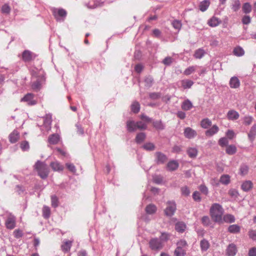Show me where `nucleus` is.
I'll return each instance as SVG.
<instances>
[{
  "mask_svg": "<svg viewBox=\"0 0 256 256\" xmlns=\"http://www.w3.org/2000/svg\"><path fill=\"white\" fill-rule=\"evenodd\" d=\"M224 209L222 206L218 204L214 203L212 204L210 210V213L212 218L215 222L218 223L222 222V216Z\"/></svg>",
  "mask_w": 256,
  "mask_h": 256,
  "instance_id": "1",
  "label": "nucleus"
},
{
  "mask_svg": "<svg viewBox=\"0 0 256 256\" xmlns=\"http://www.w3.org/2000/svg\"><path fill=\"white\" fill-rule=\"evenodd\" d=\"M34 168L38 172V176L42 179L46 178L49 174L47 164L40 160H38L34 164Z\"/></svg>",
  "mask_w": 256,
  "mask_h": 256,
  "instance_id": "2",
  "label": "nucleus"
},
{
  "mask_svg": "<svg viewBox=\"0 0 256 256\" xmlns=\"http://www.w3.org/2000/svg\"><path fill=\"white\" fill-rule=\"evenodd\" d=\"M127 130L129 132H134L137 129L140 130H144L147 128V125L146 123L142 121L135 122L134 120H129L126 122Z\"/></svg>",
  "mask_w": 256,
  "mask_h": 256,
  "instance_id": "3",
  "label": "nucleus"
},
{
  "mask_svg": "<svg viewBox=\"0 0 256 256\" xmlns=\"http://www.w3.org/2000/svg\"><path fill=\"white\" fill-rule=\"evenodd\" d=\"M150 248L154 251H158L162 248L164 244L158 238H155L150 240L148 242Z\"/></svg>",
  "mask_w": 256,
  "mask_h": 256,
  "instance_id": "4",
  "label": "nucleus"
},
{
  "mask_svg": "<svg viewBox=\"0 0 256 256\" xmlns=\"http://www.w3.org/2000/svg\"><path fill=\"white\" fill-rule=\"evenodd\" d=\"M166 208L164 210V214L168 216H172L176 210V204L174 201H168L166 202Z\"/></svg>",
  "mask_w": 256,
  "mask_h": 256,
  "instance_id": "5",
  "label": "nucleus"
},
{
  "mask_svg": "<svg viewBox=\"0 0 256 256\" xmlns=\"http://www.w3.org/2000/svg\"><path fill=\"white\" fill-rule=\"evenodd\" d=\"M67 12L63 8H54L53 10V14L58 21H63L66 17Z\"/></svg>",
  "mask_w": 256,
  "mask_h": 256,
  "instance_id": "6",
  "label": "nucleus"
},
{
  "mask_svg": "<svg viewBox=\"0 0 256 256\" xmlns=\"http://www.w3.org/2000/svg\"><path fill=\"white\" fill-rule=\"evenodd\" d=\"M5 225L8 229L12 230L16 227V218L12 214H8L5 222Z\"/></svg>",
  "mask_w": 256,
  "mask_h": 256,
  "instance_id": "7",
  "label": "nucleus"
},
{
  "mask_svg": "<svg viewBox=\"0 0 256 256\" xmlns=\"http://www.w3.org/2000/svg\"><path fill=\"white\" fill-rule=\"evenodd\" d=\"M156 162L158 164H163L168 160V158L164 154L158 152L155 153Z\"/></svg>",
  "mask_w": 256,
  "mask_h": 256,
  "instance_id": "8",
  "label": "nucleus"
},
{
  "mask_svg": "<svg viewBox=\"0 0 256 256\" xmlns=\"http://www.w3.org/2000/svg\"><path fill=\"white\" fill-rule=\"evenodd\" d=\"M36 58V55L28 50H25L22 54V60L24 62H29Z\"/></svg>",
  "mask_w": 256,
  "mask_h": 256,
  "instance_id": "9",
  "label": "nucleus"
},
{
  "mask_svg": "<svg viewBox=\"0 0 256 256\" xmlns=\"http://www.w3.org/2000/svg\"><path fill=\"white\" fill-rule=\"evenodd\" d=\"M238 252L236 245L231 243L228 245L226 249V255L227 256H234Z\"/></svg>",
  "mask_w": 256,
  "mask_h": 256,
  "instance_id": "10",
  "label": "nucleus"
},
{
  "mask_svg": "<svg viewBox=\"0 0 256 256\" xmlns=\"http://www.w3.org/2000/svg\"><path fill=\"white\" fill-rule=\"evenodd\" d=\"M34 95L31 93L27 94L21 100L22 102H26L28 105L33 106L36 104V102L34 100Z\"/></svg>",
  "mask_w": 256,
  "mask_h": 256,
  "instance_id": "11",
  "label": "nucleus"
},
{
  "mask_svg": "<svg viewBox=\"0 0 256 256\" xmlns=\"http://www.w3.org/2000/svg\"><path fill=\"white\" fill-rule=\"evenodd\" d=\"M20 138V132L16 130H14L9 135V141L12 144L17 142Z\"/></svg>",
  "mask_w": 256,
  "mask_h": 256,
  "instance_id": "12",
  "label": "nucleus"
},
{
  "mask_svg": "<svg viewBox=\"0 0 256 256\" xmlns=\"http://www.w3.org/2000/svg\"><path fill=\"white\" fill-rule=\"evenodd\" d=\"M184 133V136L189 139L193 138L197 135L196 132L190 127L186 128Z\"/></svg>",
  "mask_w": 256,
  "mask_h": 256,
  "instance_id": "13",
  "label": "nucleus"
},
{
  "mask_svg": "<svg viewBox=\"0 0 256 256\" xmlns=\"http://www.w3.org/2000/svg\"><path fill=\"white\" fill-rule=\"evenodd\" d=\"M44 118V126L47 130H49L51 128L50 126L52 122V115L50 114H46Z\"/></svg>",
  "mask_w": 256,
  "mask_h": 256,
  "instance_id": "14",
  "label": "nucleus"
},
{
  "mask_svg": "<svg viewBox=\"0 0 256 256\" xmlns=\"http://www.w3.org/2000/svg\"><path fill=\"white\" fill-rule=\"evenodd\" d=\"M50 166L53 170L56 172H62L64 168V166L56 160L52 162L50 164Z\"/></svg>",
  "mask_w": 256,
  "mask_h": 256,
  "instance_id": "15",
  "label": "nucleus"
},
{
  "mask_svg": "<svg viewBox=\"0 0 256 256\" xmlns=\"http://www.w3.org/2000/svg\"><path fill=\"white\" fill-rule=\"evenodd\" d=\"M230 86L232 88H237L240 86V81L236 76H232L230 80Z\"/></svg>",
  "mask_w": 256,
  "mask_h": 256,
  "instance_id": "16",
  "label": "nucleus"
},
{
  "mask_svg": "<svg viewBox=\"0 0 256 256\" xmlns=\"http://www.w3.org/2000/svg\"><path fill=\"white\" fill-rule=\"evenodd\" d=\"M239 114L234 110H230L227 113V118L232 120H238L239 118Z\"/></svg>",
  "mask_w": 256,
  "mask_h": 256,
  "instance_id": "17",
  "label": "nucleus"
},
{
  "mask_svg": "<svg viewBox=\"0 0 256 256\" xmlns=\"http://www.w3.org/2000/svg\"><path fill=\"white\" fill-rule=\"evenodd\" d=\"M253 187V184L250 180L244 182L241 186V188L244 192L250 190Z\"/></svg>",
  "mask_w": 256,
  "mask_h": 256,
  "instance_id": "18",
  "label": "nucleus"
},
{
  "mask_svg": "<svg viewBox=\"0 0 256 256\" xmlns=\"http://www.w3.org/2000/svg\"><path fill=\"white\" fill-rule=\"evenodd\" d=\"M192 107V104L188 99L184 100L181 104L182 108L186 111L190 110Z\"/></svg>",
  "mask_w": 256,
  "mask_h": 256,
  "instance_id": "19",
  "label": "nucleus"
},
{
  "mask_svg": "<svg viewBox=\"0 0 256 256\" xmlns=\"http://www.w3.org/2000/svg\"><path fill=\"white\" fill-rule=\"evenodd\" d=\"M178 163L176 160L170 161L166 166L167 168L169 171H174L178 167Z\"/></svg>",
  "mask_w": 256,
  "mask_h": 256,
  "instance_id": "20",
  "label": "nucleus"
},
{
  "mask_svg": "<svg viewBox=\"0 0 256 256\" xmlns=\"http://www.w3.org/2000/svg\"><path fill=\"white\" fill-rule=\"evenodd\" d=\"M30 74L32 77L36 78H40V79H42L43 76H42V73L41 72V70H38L36 68H34L31 69L30 70Z\"/></svg>",
  "mask_w": 256,
  "mask_h": 256,
  "instance_id": "21",
  "label": "nucleus"
},
{
  "mask_svg": "<svg viewBox=\"0 0 256 256\" xmlns=\"http://www.w3.org/2000/svg\"><path fill=\"white\" fill-rule=\"evenodd\" d=\"M256 136V124H254L251 128L248 133V138L249 140L252 142L255 139Z\"/></svg>",
  "mask_w": 256,
  "mask_h": 256,
  "instance_id": "22",
  "label": "nucleus"
},
{
  "mask_svg": "<svg viewBox=\"0 0 256 256\" xmlns=\"http://www.w3.org/2000/svg\"><path fill=\"white\" fill-rule=\"evenodd\" d=\"M219 130V128L216 125H214L211 128L206 132V135L208 136H212L216 134Z\"/></svg>",
  "mask_w": 256,
  "mask_h": 256,
  "instance_id": "23",
  "label": "nucleus"
},
{
  "mask_svg": "<svg viewBox=\"0 0 256 256\" xmlns=\"http://www.w3.org/2000/svg\"><path fill=\"white\" fill-rule=\"evenodd\" d=\"M240 227L236 224L230 225L228 231L231 234H238L240 232Z\"/></svg>",
  "mask_w": 256,
  "mask_h": 256,
  "instance_id": "24",
  "label": "nucleus"
},
{
  "mask_svg": "<svg viewBox=\"0 0 256 256\" xmlns=\"http://www.w3.org/2000/svg\"><path fill=\"white\" fill-rule=\"evenodd\" d=\"M145 210L147 214H152L156 212L157 208L154 204H150L146 206Z\"/></svg>",
  "mask_w": 256,
  "mask_h": 256,
  "instance_id": "25",
  "label": "nucleus"
},
{
  "mask_svg": "<svg viewBox=\"0 0 256 256\" xmlns=\"http://www.w3.org/2000/svg\"><path fill=\"white\" fill-rule=\"evenodd\" d=\"M60 138L58 134H52L49 136L48 141L50 144H56L58 142Z\"/></svg>",
  "mask_w": 256,
  "mask_h": 256,
  "instance_id": "26",
  "label": "nucleus"
},
{
  "mask_svg": "<svg viewBox=\"0 0 256 256\" xmlns=\"http://www.w3.org/2000/svg\"><path fill=\"white\" fill-rule=\"evenodd\" d=\"M221 23V20L216 17H212L208 21V24L210 26L215 27Z\"/></svg>",
  "mask_w": 256,
  "mask_h": 256,
  "instance_id": "27",
  "label": "nucleus"
},
{
  "mask_svg": "<svg viewBox=\"0 0 256 256\" xmlns=\"http://www.w3.org/2000/svg\"><path fill=\"white\" fill-rule=\"evenodd\" d=\"M152 125L156 129L159 130H163L165 128V126L161 120L153 121Z\"/></svg>",
  "mask_w": 256,
  "mask_h": 256,
  "instance_id": "28",
  "label": "nucleus"
},
{
  "mask_svg": "<svg viewBox=\"0 0 256 256\" xmlns=\"http://www.w3.org/2000/svg\"><path fill=\"white\" fill-rule=\"evenodd\" d=\"M210 246V243L206 240L204 238L200 242V247L202 252L206 251Z\"/></svg>",
  "mask_w": 256,
  "mask_h": 256,
  "instance_id": "29",
  "label": "nucleus"
},
{
  "mask_svg": "<svg viewBox=\"0 0 256 256\" xmlns=\"http://www.w3.org/2000/svg\"><path fill=\"white\" fill-rule=\"evenodd\" d=\"M180 84L184 89H188L191 88L194 84V82L190 80H183L180 81Z\"/></svg>",
  "mask_w": 256,
  "mask_h": 256,
  "instance_id": "30",
  "label": "nucleus"
},
{
  "mask_svg": "<svg viewBox=\"0 0 256 256\" xmlns=\"http://www.w3.org/2000/svg\"><path fill=\"white\" fill-rule=\"evenodd\" d=\"M146 138V134L144 132H141L138 133L136 137L135 140L137 144L142 143Z\"/></svg>",
  "mask_w": 256,
  "mask_h": 256,
  "instance_id": "31",
  "label": "nucleus"
},
{
  "mask_svg": "<svg viewBox=\"0 0 256 256\" xmlns=\"http://www.w3.org/2000/svg\"><path fill=\"white\" fill-rule=\"evenodd\" d=\"M72 246V241L66 240L64 242V244L62 245V250L64 252H68L70 250L71 246Z\"/></svg>",
  "mask_w": 256,
  "mask_h": 256,
  "instance_id": "32",
  "label": "nucleus"
},
{
  "mask_svg": "<svg viewBox=\"0 0 256 256\" xmlns=\"http://www.w3.org/2000/svg\"><path fill=\"white\" fill-rule=\"evenodd\" d=\"M210 4V2L209 0H204L200 4V10L202 12H205L208 8Z\"/></svg>",
  "mask_w": 256,
  "mask_h": 256,
  "instance_id": "33",
  "label": "nucleus"
},
{
  "mask_svg": "<svg viewBox=\"0 0 256 256\" xmlns=\"http://www.w3.org/2000/svg\"><path fill=\"white\" fill-rule=\"evenodd\" d=\"M205 54L204 50L202 48H200L195 51L194 56L196 59H200Z\"/></svg>",
  "mask_w": 256,
  "mask_h": 256,
  "instance_id": "34",
  "label": "nucleus"
},
{
  "mask_svg": "<svg viewBox=\"0 0 256 256\" xmlns=\"http://www.w3.org/2000/svg\"><path fill=\"white\" fill-rule=\"evenodd\" d=\"M186 228V225L183 222H178L175 224V230L179 232H183Z\"/></svg>",
  "mask_w": 256,
  "mask_h": 256,
  "instance_id": "35",
  "label": "nucleus"
},
{
  "mask_svg": "<svg viewBox=\"0 0 256 256\" xmlns=\"http://www.w3.org/2000/svg\"><path fill=\"white\" fill-rule=\"evenodd\" d=\"M187 154L190 158H195L198 154V150L194 148H190L187 150Z\"/></svg>",
  "mask_w": 256,
  "mask_h": 256,
  "instance_id": "36",
  "label": "nucleus"
},
{
  "mask_svg": "<svg viewBox=\"0 0 256 256\" xmlns=\"http://www.w3.org/2000/svg\"><path fill=\"white\" fill-rule=\"evenodd\" d=\"M211 125L212 122L208 118H204L200 122V126L204 128H208Z\"/></svg>",
  "mask_w": 256,
  "mask_h": 256,
  "instance_id": "37",
  "label": "nucleus"
},
{
  "mask_svg": "<svg viewBox=\"0 0 256 256\" xmlns=\"http://www.w3.org/2000/svg\"><path fill=\"white\" fill-rule=\"evenodd\" d=\"M242 10L244 13L247 14H249L252 12V6L250 3L245 2L244 4L242 6Z\"/></svg>",
  "mask_w": 256,
  "mask_h": 256,
  "instance_id": "38",
  "label": "nucleus"
},
{
  "mask_svg": "<svg viewBox=\"0 0 256 256\" xmlns=\"http://www.w3.org/2000/svg\"><path fill=\"white\" fill-rule=\"evenodd\" d=\"M220 182L223 184L228 185L230 182V176L228 174H223L220 176Z\"/></svg>",
  "mask_w": 256,
  "mask_h": 256,
  "instance_id": "39",
  "label": "nucleus"
},
{
  "mask_svg": "<svg viewBox=\"0 0 256 256\" xmlns=\"http://www.w3.org/2000/svg\"><path fill=\"white\" fill-rule=\"evenodd\" d=\"M248 166L246 164H242L240 168V174L242 176L246 175L248 172Z\"/></svg>",
  "mask_w": 256,
  "mask_h": 256,
  "instance_id": "40",
  "label": "nucleus"
},
{
  "mask_svg": "<svg viewBox=\"0 0 256 256\" xmlns=\"http://www.w3.org/2000/svg\"><path fill=\"white\" fill-rule=\"evenodd\" d=\"M50 208L46 206H44L42 208V216L48 219L50 218Z\"/></svg>",
  "mask_w": 256,
  "mask_h": 256,
  "instance_id": "41",
  "label": "nucleus"
},
{
  "mask_svg": "<svg viewBox=\"0 0 256 256\" xmlns=\"http://www.w3.org/2000/svg\"><path fill=\"white\" fill-rule=\"evenodd\" d=\"M144 82L145 83V86L148 88H150L154 84V79L151 76H148L146 77Z\"/></svg>",
  "mask_w": 256,
  "mask_h": 256,
  "instance_id": "42",
  "label": "nucleus"
},
{
  "mask_svg": "<svg viewBox=\"0 0 256 256\" xmlns=\"http://www.w3.org/2000/svg\"><path fill=\"white\" fill-rule=\"evenodd\" d=\"M186 254V250L184 248H181L176 247L174 252V256H185Z\"/></svg>",
  "mask_w": 256,
  "mask_h": 256,
  "instance_id": "43",
  "label": "nucleus"
},
{
  "mask_svg": "<svg viewBox=\"0 0 256 256\" xmlns=\"http://www.w3.org/2000/svg\"><path fill=\"white\" fill-rule=\"evenodd\" d=\"M234 54L235 56H240L244 54V51L243 48L240 46H237L234 50Z\"/></svg>",
  "mask_w": 256,
  "mask_h": 256,
  "instance_id": "44",
  "label": "nucleus"
},
{
  "mask_svg": "<svg viewBox=\"0 0 256 256\" xmlns=\"http://www.w3.org/2000/svg\"><path fill=\"white\" fill-rule=\"evenodd\" d=\"M140 110V105L139 103L137 102H134L131 105L132 111L135 114H137L139 112Z\"/></svg>",
  "mask_w": 256,
  "mask_h": 256,
  "instance_id": "45",
  "label": "nucleus"
},
{
  "mask_svg": "<svg viewBox=\"0 0 256 256\" xmlns=\"http://www.w3.org/2000/svg\"><path fill=\"white\" fill-rule=\"evenodd\" d=\"M236 152V148L234 145L228 146L226 149V152L232 155L234 154Z\"/></svg>",
  "mask_w": 256,
  "mask_h": 256,
  "instance_id": "46",
  "label": "nucleus"
},
{
  "mask_svg": "<svg viewBox=\"0 0 256 256\" xmlns=\"http://www.w3.org/2000/svg\"><path fill=\"white\" fill-rule=\"evenodd\" d=\"M32 88L38 91L40 90L41 88V82H40V78H38L36 82H32Z\"/></svg>",
  "mask_w": 256,
  "mask_h": 256,
  "instance_id": "47",
  "label": "nucleus"
},
{
  "mask_svg": "<svg viewBox=\"0 0 256 256\" xmlns=\"http://www.w3.org/2000/svg\"><path fill=\"white\" fill-rule=\"evenodd\" d=\"M240 7V3L239 0H234L232 5V9L234 12L238 11Z\"/></svg>",
  "mask_w": 256,
  "mask_h": 256,
  "instance_id": "48",
  "label": "nucleus"
},
{
  "mask_svg": "<svg viewBox=\"0 0 256 256\" xmlns=\"http://www.w3.org/2000/svg\"><path fill=\"white\" fill-rule=\"evenodd\" d=\"M170 238V234L167 232H162L159 240H160L163 244L164 242H166Z\"/></svg>",
  "mask_w": 256,
  "mask_h": 256,
  "instance_id": "49",
  "label": "nucleus"
},
{
  "mask_svg": "<svg viewBox=\"0 0 256 256\" xmlns=\"http://www.w3.org/2000/svg\"><path fill=\"white\" fill-rule=\"evenodd\" d=\"M224 220L226 222L232 223L234 222L235 218L234 216L228 214L224 216Z\"/></svg>",
  "mask_w": 256,
  "mask_h": 256,
  "instance_id": "50",
  "label": "nucleus"
},
{
  "mask_svg": "<svg viewBox=\"0 0 256 256\" xmlns=\"http://www.w3.org/2000/svg\"><path fill=\"white\" fill-rule=\"evenodd\" d=\"M20 148L22 151H27L30 149L29 143L26 140H24L20 143Z\"/></svg>",
  "mask_w": 256,
  "mask_h": 256,
  "instance_id": "51",
  "label": "nucleus"
},
{
  "mask_svg": "<svg viewBox=\"0 0 256 256\" xmlns=\"http://www.w3.org/2000/svg\"><path fill=\"white\" fill-rule=\"evenodd\" d=\"M144 149L146 150H153L155 148V146L153 143L147 142L144 144L142 146Z\"/></svg>",
  "mask_w": 256,
  "mask_h": 256,
  "instance_id": "52",
  "label": "nucleus"
},
{
  "mask_svg": "<svg viewBox=\"0 0 256 256\" xmlns=\"http://www.w3.org/2000/svg\"><path fill=\"white\" fill-rule=\"evenodd\" d=\"M228 194L232 198H236L239 196L238 191L234 188L230 189L228 192Z\"/></svg>",
  "mask_w": 256,
  "mask_h": 256,
  "instance_id": "53",
  "label": "nucleus"
},
{
  "mask_svg": "<svg viewBox=\"0 0 256 256\" xmlns=\"http://www.w3.org/2000/svg\"><path fill=\"white\" fill-rule=\"evenodd\" d=\"M196 70V66H190L185 70L184 74L186 76H189L193 73Z\"/></svg>",
  "mask_w": 256,
  "mask_h": 256,
  "instance_id": "54",
  "label": "nucleus"
},
{
  "mask_svg": "<svg viewBox=\"0 0 256 256\" xmlns=\"http://www.w3.org/2000/svg\"><path fill=\"white\" fill-rule=\"evenodd\" d=\"M52 206L54 208H56L58 206V200L56 196H51Z\"/></svg>",
  "mask_w": 256,
  "mask_h": 256,
  "instance_id": "55",
  "label": "nucleus"
},
{
  "mask_svg": "<svg viewBox=\"0 0 256 256\" xmlns=\"http://www.w3.org/2000/svg\"><path fill=\"white\" fill-rule=\"evenodd\" d=\"M174 61V59L170 56L166 57L162 60V64H164L166 66H170Z\"/></svg>",
  "mask_w": 256,
  "mask_h": 256,
  "instance_id": "56",
  "label": "nucleus"
},
{
  "mask_svg": "<svg viewBox=\"0 0 256 256\" xmlns=\"http://www.w3.org/2000/svg\"><path fill=\"white\" fill-rule=\"evenodd\" d=\"M173 27L177 30H180L182 28V24L180 20H174L172 22Z\"/></svg>",
  "mask_w": 256,
  "mask_h": 256,
  "instance_id": "57",
  "label": "nucleus"
},
{
  "mask_svg": "<svg viewBox=\"0 0 256 256\" xmlns=\"http://www.w3.org/2000/svg\"><path fill=\"white\" fill-rule=\"evenodd\" d=\"M177 247L181 248H184L187 246V242L185 240H180L178 242Z\"/></svg>",
  "mask_w": 256,
  "mask_h": 256,
  "instance_id": "58",
  "label": "nucleus"
},
{
  "mask_svg": "<svg viewBox=\"0 0 256 256\" xmlns=\"http://www.w3.org/2000/svg\"><path fill=\"white\" fill-rule=\"evenodd\" d=\"M254 118L252 116H246L244 118V124L246 126L251 124Z\"/></svg>",
  "mask_w": 256,
  "mask_h": 256,
  "instance_id": "59",
  "label": "nucleus"
},
{
  "mask_svg": "<svg viewBox=\"0 0 256 256\" xmlns=\"http://www.w3.org/2000/svg\"><path fill=\"white\" fill-rule=\"evenodd\" d=\"M161 94L160 92H150L149 93V97L152 100H157L160 98Z\"/></svg>",
  "mask_w": 256,
  "mask_h": 256,
  "instance_id": "60",
  "label": "nucleus"
},
{
  "mask_svg": "<svg viewBox=\"0 0 256 256\" xmlns=\"http://www.w3.org/2000/svg\"><path fill=\"white\" fill-rule=\"evenodd\" d=\"M202 224L206 226H208L210 224V220L208 216H204L202 218Z\"/></svg>",
  "mask_w": 256,
  "mask_h": 256,
  "instance_id": "61",
  "label": "nucleus"
},
{
  "mask_svg": "<svg viewBox=\"0 0 256 256\" xmlns=\"http://www.w3.org/2000/svg\"><path fill=\"white\" fill-rule=\"evenodd\" d=\"M10 8L8 4H4L2 8V12L3 14H8L10 12Z\"/></svg>",
  "mask_w": 256,
  "mask_h": 256,
  "instance_id": "62",
  "label": "nucleus"
},
{
  "mask_svg": "<svg viewBox=\"0 0 256 256\" xmlns=\"http://www.w3.org/2000/svg\"><path fill=\"white\" fill-rule=\"evenodd\" d=\"M192 198L196 202H200L201 197L200 196V193L198 191H195L192 194Z\"/></svg>",
  "mask_w": 256,
  "mask_h": 256,
  "instance_id": "63",
  "label": "nucleus"
},
{
  "mask_svg": "<svg viewBox=\"0 0 256 256\" xmlns=\"http://www.w3.org/2000/svg\"><path fill=\"white\" fill-rule=\"evenodd\" d=\"M248 236L253 240H256V230H250L248 232Z\"/></svg>",
  "mask_w": 256,
  "mask_h": 256,
  "instance_id": "64",
  "label": "nucleus"
}]
</instances>
